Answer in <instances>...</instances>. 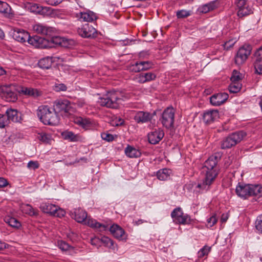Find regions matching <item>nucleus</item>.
Wrapping results in <instances>:
<instances>
[{
	"instance_id": "a211bd4d",
	"label": "nucleus",
	"mask_w": 262,
	"mask_h": 262,
	"mask_svg": "<svg viewBox=\"0 0 262 262\" xmlns=\"http://www.w3.org/2000/svg\"><path fill=\"white\" fill-rule=\"evenodd\" d=\"M152 118V115L147 112L139 111L134 116L135 121L138 123H144L150 121Z\"/></svg>"
},
{
	"instance_id": "0eeeda50",
	"label": "nucleus",
	"mask_w": 262,
	"mask_h": 262,
	"mask_svg": "<svg viewBox=\"0 0 262 262\" xmlns=\"http://www.w3.org/2000/svg\"><path fill=\"white\" fill-rule=\"evenodd\" d=\"M53 109L56 114L60 113L61 115L67 116L75 112L73 104L67 99H60L54 102Z\"/></svg>"
},
{
	"instance_id": "864d4df0",
	"label": "nucleus",
	"mask_w": 262,
	"mask_h": 262,
	"mask_svg": "<svg viewBox=\"0 0 262 262\" xmlns=\"http://www.w3.org/2000/svg\"><path fill=\"white\" fill-rule=\"evenodd\" d=\"M62 2V0H43V2H45L49 5L57 6L60 4Z\"/></svg>"
},
{
	"instance_id": "58836bf2",
	"label": "nucleus",
	"mask_w": 262,
	"mask_h": 262,
	"mask_svg": "<svg viewBox=\"0 0 262 262\" xmlns=\"http://www.w3.org/2000/svg\"><path fill=\"white\" fill-rule=\"evenodd\" d=\"M255 228L259 233L262 234V214L257 217L255 221Z\"/></svg>"
},
{
	"instance_id": "e2e57ef3",
	"label": "nucleus",
	"mask_w": 262,
	"mask_h": 262,
	"mask_svg": "<svg viewBox=\"0 0 262 262\" xmlns=\"http://www.w3.org/2000/svg\"><path fill=\"white\" fill-rule=\"evenodd\" d=\"M8 185V181L4 178L0 177V187H4Z\"/></svg>"
},
{
	"instance_id": "20e7f679",
	"label": "nucleus",
	"mask_w": 262,
	"mask_h": 262,
	"mask_svg": "<svg viewBox=\"0 0 262 262\" xmlns=\"http://www.w3.org/2000/svg\"><path fill=\"white\" fill-rule=\"evenodd\" d=\"M33 29L38 34L49 36L50 44L53 43L55 45H62V42L64 41L63 38L56 35L57 30L55 28L38 24L33 26Z\"/></svg>"
},
{
	"instance_id": "f257e3e1",
	"label": "nucleus",
	"mask_w": 262,
	"mask_h": 262,
	"mask_svg": "<svg viewBox=\"0 0 262 262\" xmlns=\"http://www.w3.org/2000/svg\"><path fill=\"white\" fill-rule=\"evenodd\" d=\"M219 158L216 155L210 156L205 162L204 166L207 169L204 179L198 184L197 187L204 191H207L214 181L217 172L214 168L218 162Z\"/></svg>"
},
{
	"instance_id": "052dcab7",
	"label": "nucleus",
	"mask_w": 262,
	"mask_h": 262,
	"mask_svg": "<svg viewBox=\"0 0 262 262\" xmlns=\"http://www.w3.org/2000/svg\"><path fill=\"white\" fill-rule=\"evenodd\" d=\"M236 40H230L225 43L224 48L228 49L232 47L236 42Z\"/></svg>"
},
{
	"instance_id": "774afa93",
	"label": "nucleus",
	"mask_w": 262,
	"mask_h": 262,
	"mask_svg": "<svg viewBox=\"0 0 262 262\" xmlns=\"http://www.w3.org/2000/svg\"><path fill=\"white\" fill-rule=\"evenodd\" d=\"M6 74V71H5V70L2 67H0V76H3Z\"/></svg>"
},
{
	"instance_id": "412c9836",
	"label": "nucleus",
	"mask_w": 262,
	"mask_h": 262,
	"mask_svg": "<svg viewBox=\"0 0 262 262\" xmlns=\"http://www.w3.org/2000/svg\"><path fill=\"white\" fill-rule=\"evenodd\" d=\"M77 16L80 20L83 21L92 22L97 19L96 14L91 11L81 12L77 14Z\"/></svg>"
},
{
	"instance_id": "6ab92c4d",
	"label": "nucleus",
	"mask_w": 262,
	"mask_h": 262,
	"mask_svg": "<svg viewBox=\"0 0 262 262\" xmlns=\"http://www.w3.org/2000/svg\"><path fill=\"white\" fill-rule=\"evenodd\" d=\"M219 117V112L217 110H210L206 111L203 115V121L206 123H211Z\"/></svg>"
},
{
	"instance_id": "7ed1b4c3",
	"label": "nucleus",
	"mask_w": 262,
	"mask_h": 262,
	"mask_svg": "<svg viewBox=\"0 0 262 262\" xmlns=\"http://www.w3.org/2000/svg\"><path fill=\"white\" fill-rule=\"evenodd\" d=\"M39 120L45 125H56L59 122V118L53 108L48 105H41L37 110Z\"/></svg>"
},
{
	"instance_id": "72a5a7b5",
	"label": "nucleus",
	"mask_w": 262,
	"mask_h": 262,
	"mask_svg": "<svg viewBox=\"0 0 262 262\" xmlns=\"http://www.w3.org/2000/svg\"><path fill=\"white\" fill-rule=\"evenodd\" d=\"M4 221L9 226L12 227L18 228L20 226V223L14 217L9 216H6L4 219Z\"/></svg>"
},
{
	"instance_id": "79ce46f5",
	"label": "nucleus",
	"mask_w": 262,
	"mask_h": 262,
	"mask_svg": "<svg viewBox=\"0 0 262 262\" xmlns=\"http://www.w3.org/2000/svg\"><path fill=\"white\" fill-rule=\"evenodd\" d=\"M254 66L256 72L259 74H262V60L255 59Z\"/></svg>"
},
{
	"instance_id": "f704fd0d",
	"label": "nucleus",
	"mask_w": 262,
	"mask_h": 262,
	"mask_svg": "<svg viewBox=\"0 0 262 262\" xmlns=\"http://www.w3.org/2000/svg\"><path fill=\"white\" fill-rule=\"evenodd\" d=\"M242 88L241 82H231L229 86L228 89L230 92L236 93L238 92Z\"/></svg>"
},
{
	"instance_id": "2f4dec72",
	"label": "nucleus",
	"mask_w": 262,
	"mask_h": 262,
	"mask_svg": "<svg viewBox=\"0 0 262 262\" xmlns=\"http://www.w3.org/2000/svg\"><path fill=\"white\" fill-rule=\"evenodd\" d=\"M149 64V61H141L137 62L133 66L132 71L135 72H139L141 71H145L148 70V68L144 67L145 64Z\"/></svg>"
},
{
	"instance_id": "423d86ee",
	"label": "nucleus",
	"mask_w": 262,
	"mask_h": 262,
	"mask_svg": "<svg viewBox=\"0 0 262 262\" xmlns=\"http://www.w3.org/2000/svg\"><path fill=\"white\" fill-rule=\"evenodd\" d=\"M246 136L243 131L233 133L224 138L221 143V147L223 149H229L239 143Z\"/></svg>"
},
{
	"instance_id": "338daca9",
	"label": "nucleus",
	"mask_w": 262,
	"mask_h": 262,
	"mask_svg": "<svg viewBox=\"0 0 262 262\" xmlns=\"http://www.w3.org/2000/svg\"><path fill=\"white\" fill-rule=\"evenodd\" d=\"M8 247H9L8 244L0 241V251L5 249L8 248Z\"/></svg>"
},
{
	"instance_id": "f03ea898",
	"label": "nucleus",
	"mask_w": 262,
	"mask_h": 262,
	"mask_svg": "<svg viewBox=\"0 0 262 262\" xmlns=\"http://www.w3.org/2000/svg\"><path fill=\"white\" fill-rule=\"evenodd\" d=\"M235 192L238 197L244 200L254 196L259 201L262 200V186L259 185L238 183L236 187Z\"/></svg>"
},
{
	"instance_id": "69168bd1",
	"label": "nucleus",
	"mask_w": 262,
	"mask_h": 262,
	"mask_svg": "<svg viewBox=\"0 0 262 262\" xmlns=\"http://www.w3.org/2000/svg\"><path fill=\"white\" fill-rule=\"evenodd\" d=\"M229 215L227 213H223L221 217V221L222 223H225L228 219Z\"/></svg>"
},
{
	"instance_id": "aec40b11",
	"label": "nucleus",
	"mask_w": 262,
	"mask_h": 262,
	"mask_svg": "<svg viewBox=\"0 0 262 262\" xmlns=\"http://www.w3.org/2000/svg\"><path fill=\"white\" fill-rule=\"evenodd\" d=\"M71 216L77 222L82 223L86 219L87 213L81 208H76L73 212L71 211Z\"/></svg>"
},
{
	"instance_id": "a18cd8bd",
	"label": "nucleus",
	"mask_w": 262,
	"mask_h": 262,
	"mask_svg": "<svg viewBox=\"0 0 262 262\" xmlns=\"http://www.w3.org/2000/svg\"><path fill=\"white\" fill-rule=\"evenodd\" d=\"M83 123L82 124V127L85 129H89L93 127L94 125L93 122H92L90 119L83 118Z\"/></svg>"
},
{
	"instance_id": "680f3d73",
	"label": "nucleus",
	"mask_w": 262,
	"mask_h": 262,
	"mask_svg": "<svg viewBox=\"0 0 262 262\" xmlns=\"http://www.w3.org/2000/svg\"><path fill=\"white\" fill-rule=\"evenodd\" d=\"M136 79H137L138 82L140 83H145L146 82L145 81H144L145 77L144 76L143 73H141V74H139L137 76Z\"/></svg>"
},
{
	"instance_id": "5701e85b",
	"label": "nucleus",
	"mask_w": 262,
	"mask_h": 262,
	"mask_svg": "<svg viewBox=\"0 0 262 262\" xmlns=\"http://www.w3.org/2000/svg\"><path fill=\"white\" fill-rule=\"evenodd\" d=\"M218 7V3L216 1H212L200 6L198 11L202 13H206L210 11L213 10Z\"/></svg>"
},
{
	"instance_id": "c03bdc74",
	"label": "nucleus",
	"mask_w": 262,
	"mask_h": 262,
	"mask_svg": "<svg viewBox=\"0 0 262 262\" xmlns=\"http://www.w3.org/2000/svg\"><path fill=\"white\" fill-rule=\"evenodd\" d=\"M210 250V248L207 246H204L203 248L200 249L198 252V257L202 258L205 255H207Z\"/></svg>"
},
{
	"instance_id": "c756f323",
	"label": "nucleus",
	"mask_w": 262,
	"mask_h": 262,
	"mask_svg": "<svg viewBox=\"0 0 262 262\" xmlns=\"http://www.w3.org/2000/svg\"><path fill=\"white\" fill-rule=\"evenodd\" d=\"M52 64V59L50 57H46L40 59L38 62V66L41 69H49Z\"/></svg>"
},
{
	"instance_id": "bb28decb",
	"label": "nucleus",
	"mask_w": 262,
	"mask_h": 262,
	"mask_svg": "<svg viewBox=\"0 0 262 262\" xmlns=\"http://www.w3.org/2000/svg\"><path fill=\"white\" fill-rule=\"evenodd\" d=\"M5 115L7 117V119H8V122L11 120L13 122H19L21 118L18 115V112L16 110L14 109H8L6 112Z\"/></svg>"
},
{
	"instance_id": "13d9d810",
	"label": "nucleus",
	"mask_w": 262,
	"mask_h": 262,
	"mask_svg": "<svg viewBox=\"0 0 262 262\" xmlns=\"http://www.w3.org/2000/svg\"><path fill=\"white\" fill-rule=\"evenodd\" d=\"M255 59L262 60V45L255 53Z\"/></svg>"
},
{
	"instance_id": "2eb2a0df",
	"label": "nucleus",
	"mask_w": 262,
	"mask_h": 262,
	"mask_svg": "<svg viewBox=\"0 0 262 262\" xmlns=\"http://www.w3.org/2000/svg\"><path fill=\"white\" fill-rule=\"evenodd\" d=\"M109 229L111 233L113 234V235L116 238L120 240H126L127 238V235L125 234V232L120 226L117 224H113L110 228L107 229Z\"/></svg>"
},
{
	"instance_id": "6e6d98bb",
	"label": "nucleus",
	"mask_w": 262,
	"mask_h": 262,
	"mask_svg": "<svg viewBox=\"0 0 262 262\" xmlns=\"http://www.w3.org/2000/svg\"><path fill=\"white\" fill-rule=\"evenodd\" d=\"M217 222V219L215 215H212L210 218L207 219L208 225L210 227H212Z\"/></svg>"
},
{
	"instance_id": "cd10ccee",
	"label": "nucleus",
	"mask_w": 262,
	"mask_h": 262,
	"mask_svg": "<svg viewBox=\"0 0 262 262\" xmlns=\"http://www.w3.org/2000/svg\"><path fill=\"white\" fill-rule=\"evenodd\" d=\"M20 93L29 96L37 97L41 95V92L36 89L28 87H21Z\"/></svg>"
},
{
	"instance_id": "5fc2aeb1",
	"label": "nucleus",
	"mask_w": 262,
	"mask_h": 262,
	"mask_svg": "<svg viewBox=\"0 0 262 262\" xmlns=\"http://www.w3.org/2000/svg\"><path fill=\"white\" fill-rule=\"evenodd\" d=\"M91 244L96 247H99L100 246L101 241L100 238L98 237H94L92 238L91 239Z\"/></svg>"
},
{
	"instance_id": "bf43d9fd",
	"label": "nucleus",
	"mask_w": 262,
	"mask_h": 262,
	"mask_svg": "<svg viewBox=\"0 0 262 262\" xmlns=\"http://www.w3.org/2000/svg\"><path fill=\"white\" fill-rule=\"evenodd\" d=\"M64 214H65V211L57 206V211H56L55 214H53V215L58 216V217H61V216H63L64 215Z\"/></svg>"
},
{
	"instance_id": "dca6fc26",
	"label": "nucleus",
	"mask_w": 262,
	"mask_h": 262,
	"mask_svg": "<svg viewBox=\"0 0 262 262\" xmlns=\"http://www.w3.org/2000/svg\"><path fill=\"white\" fill-rule=\"evenodd\" d=\"M164 133L160 128L155 129L148 134V139L150 143L156 144L158 143L164 137Z\"/></svg>"
},
{
	"instance_id": "7c9ffc66",
	"label": "nucleus",
	"mask_w": 262,
	"mask_h": 262,
	"mask_svg": "<svg viewBox=\"0 0 262 262\" xmlns=\"http://www.w3.org/2000/svg\"><path fill=\"white\" fill-rule=\"evenodd\" d=\"M21 208V210L24 213L28 214L30 216H37L38 214V210L33 208L29 204L23 205Z\"/></svg>"
},
{
	"instance_id": "3c124183",
	"label": "nucleus",
	"mask_w": 262,
	"mask_h": 262,
	"mask_svg": "<svg viewBox=\"0 0 262 262\" xmlns=\"http://www.w3.org/2000/svg\"><path fill=\"white\" fill-rule=\"evenodd\" d=\"M58 246L60 249L63 251L68 250L70 248H72L68 244L63 241L59 243Z\"/></svg>"
},
{
	"instance_id": "e433bc0d",
	"label": "nucleus",
	"mask_w": 262,
	"mask_h": 262,
	"mask_svg": "<svg viewBox=\"0 0 262 262\" xmlns=\"http://www.w3.org/2000/svg\"><path fill=\"white\" fill-rule=\"evenodd\" d=\"M11 8L6 2L0 1V12L4 14H10Z\"/></svg>"
},
{
	"instance_id": "4be33fe9",
	"label": "nucleus",
	"mask_w": 262,
	"mask_h": 262,
	"mask_svg": "<svg viewBox=\"0 0 262 262\" xmlns=\"http://www.w3.org/2000/svg\"><path fill=\"white\" fill-rule=\"evenodd\" d=\"M62 138L70 142H77L82 140V137L79 134H75L71 131L66 130L61 133Z\"/></svg>"
},
{
	"instance_id": "de8ad7c7",
	"label": "nucleus",
	"mask_w": 262,
	"mask_h": 262,
	"mask_svg": "<svg viewBox=\"0 0 262 262\" xmlns=\"http://www.w3.org/2000/svg\"><path fill=\"white\" fill-rule=\"evenodd\" d=\"M144 76L145 77V82H148L151 80H154L156 78V75L151 72H148L143 73Z\"/></svg>"
},
{
	"instance_id": "09e8293b",
	"label": "nucleus",
	"mask_w": 262,
	"mask_h": 262,
	"mask_svg": "<svg viewBox=\"0 0 262 262\" xmlns=\"http://www.w3.org/2000/svg\"><path fill=\"white\" fill-rule=\"evenodd\" d=\"M42 6L37 4H33L30 6V10L32 12L39 14Z\"/></svg>"
},
{
	"instance_id": "9b49d317",
	"label": "nucleus",
	"mask_w": 262,
	"mask_h": 262,
	"mask_svg": "<svg viewBox=\"0 0 262 262\" xmlns=\"http://www.w3.org/2000/svg\"><path fill=\"white\" fill-rule=\"evenodd\" d=\"M251 51V47L249 45H244L240 48L235 57V62L239 66L244 63Z\"/></svg>"
},
{
	"instance_id": "b1692460",
	"label": "nucleus",
	"mask_w": 262,
	"mask_h": 262,
	"mask_svg": "<svg viewBox=\"0 0 262 262\" xmlns=\"http://www.w3.org/2000/svg\"><path fill=\"white\" fill-rule=\"evenodd\" d=\"M87 223L90 227L98 229L100 232L106 231L108 228V225L101 224L93 219H88Z\"/></svg>"
},
{
	"instance_id": "4c0bfd02",
	"label": "nucleus",
	"mask_w": 262,
	"mask_h": 262,
	"mask_svg": "<svg viewBox=\"0 0 262 262\" xmlns=\"http://www.w3.org/2000/svg\"><path fill=\"white\" fill-rule=\"evenodd\" d=\"M191 14V11L190 10H186L182 9L178 10L176 12V16L178 18H184L187 17Z\"/></svg>"
},
{
	"instance_id": "f8f14e48",
	"label": "nucleus",
	"mask_w": 262,
	"mask_h": 262,
	"mask_svg": "<svg viewBox=\"0 0 262 262\" xmlns=\"http://www.w3.org/2000/svg\"><path fill=\"white\" fill-rule=\"evenodd\" d=\"M171 216L174 222L180 224H188L190 221V217L187 214L184 215L180 207L175 208L172 211Z\"/></svg>"
},
{
	"instance_id": "9d476101",
	"label": "nucleus",
	"mask_w": 262,
	"mask_h": 262,
	"mask_svg": "<svg viewBox=\"0 0 262 262\" xmlns=\"http://www.w3.org/2000/svg\"><path fill=\"white\" fill-rule=\"evenodd\" d=\"M237 15L243 17L253 13V9L249 3L246 0H238L236 2Z\"/></svg>"
},
{
	"instance_id": "4d7b16f0",
	"label": "nucleus",
	"mask_w": 262,
	"mask_h": 262,
	"mask_svg": "<svg viewBox=\"0 0 262 262\" xmlns=\"http://www.w3.org/2000/svg\"><path fill=\"white\" fill-rule=\"evenodd\" d=\"M67 86L63 83H60L55 86V90L57 92L66 91L67 90Z\"/></svg>"
},
{
	"instance_id": "49530a36",
	"label": "nucleus",
	"mask_w": 262,
	"mask_h": 262,
	"mask_svg": "<svg viewBox=\"0 0 262 262\" xmlns=\"http://www.w3.org/2000/svg\"><path fill=\"white\" fill-rule=\"evenodd\" d=\"M101 137L103 140L108 142L112 141L114 139V136L107 132L101 133Z\"/></svg>"
},
{
	"instance_id": "c9c22d12",
	"label": "nucleus",
	"mask_w": 262,
	"mask_h": 262,
	"mask_svg": "<svg viewBox=\"0 0 262 262\" xmlns=\"http://www.w3.org/2000/svg\"><path fill=\"white\" fill-rule=\"evenodd\" d=\"M38 138L39 140L45 143H49L52 140L51 136L45 133H39Z\"/></svg>"
},
{
	"instance_id": "4468645a",
	"label": "nucleus",
	"mask_w": 262,
	"mask_h": 262,
	"mask_svg": "<svg viewBox=\"0 0 262 262\" xmlns=\"http://www.w3.org/2000/svg\"><path fill=\"white\" fill-rule=\"evenodd\" d=\"M228 97V94L226 93H219L210 97V102L213 106H220L226 101Z\"/></svg>"
},
{
	"instance_id": "39448f33",
	"label": "nucleus",
	"mask_w": 262,
	"mask_h": 262,
	"mask_svg": "<svg viewBox=\"0 0 262 262\" xmlns=\"http://www.w3.org/2000/svg\"><path fill=\"white\" fill-rule=\"evenodd\" d=\"M120 100L119 93L116 91H113L108 92L103 97H100L97 102L101 106L116 108L119 106L118 101Z\"/></svg>"
},
{
	"instance_id": "6e6552de",
	"label": "nucleus",
	"mask_w": 262,
	"mask_h": 262,
	"mask_svg": "<svg viewBox=\"0 0 262 262\" xmlns=\"http://www.w3.org/2000/svg\"><path fill=\"white\" fill-rule=\"evenodd\" d=\"M174 120V110L172 107H167L163 112L160 120L163 126L170 128L173 126Z\"/></svg>"
},
{
	"instance_id": "a19ab883",
	"label": "nucleus",
	"mask_w": 262,
	"mask_h": 262,
	"mask_svg": "<svg viewBox=\"0 0 262 262\" xmlns=\"http://www.w3.org/2000/svg\"><path fill=\"white\" fill-rule=\"evenodd\" d=\"M230 79L231 82H241L242 75L237 71L234 70Z\"/></svg>"
},
{
	"instance_id": "603ef678",
	"label": "nucleus",
	"mask_w": 262,
	"mask_h": 262,
	"mask_svg": "<svg viewBox=\"0 0 262 262\" xmlns=\"http://www.w3.org/2000/svg\"><path fill=\"white\" fill-rule=\"evenodd\" d=\"M27 167L29 169L34 170L39 167V164L37 161H30L28 163Z\"/></svg>"
},
{
	"instance_id": "473e14b6",
	"label": "nucleus",
	"mask_w": 262,
	"mask_h": 262,
	"mask_svg": "<svg viewBox=\"0 0 262 262\" xmlns=\"http://www.w3.org/2000/svg\"><path fill=\"white\" fill-rule=\"evenodd\" d=\"M170 170L164 168L159 170L157 173V176L158 179L162 181L166 180L169 177Z\"/></svg>"
},
{
	"instance_id": "1a4fd4ad",
	"label": "nucleus",
	"mask_w": 262,
	"mask_h": 262,
	"mask_svg": "<svg viewBox=\"0 0 262 262\" xmlns=\"http://www.w3.org/2000/svg\"><path fill=\"white\" fill-rule=\"evenodd\" d=\"M78 34L83 38H93L96 37L98 32L92 25L89 24L83 25L77 29Z\"/></svg>"
},
{
	"instance_id": "37998d69",
	"label": "nucleus",
	"mask_w": 262,
	"mask_h": 262,
	"mask_svg": "<svg viewBox=\"0 0 262 262\" xmlns=\"http://www.w3.org/2000/svg\"><path fill=\"white\" fill-rule=\"evenodd\" d=\"M101 243H103L105 246L111 247L113 245V242L111 238L107 236H102L100 238Z\"/></svg>"
},
{
	"instance_id": "8fccbe9b",
	"label": "nucleus",
	"mask_w": 262,
	"mask_h": 262,
	"mask_svg": "<svg viewBox=\"0 0 262 262\" xmlns=\"http://www.w3.org/2000/svg\"><path fill=\"white\" fill-rule=\"evenodd\" d=\"M9 124L8 119L7 117L3 115L0 116V128H4L6 125Z\"/></svg>"
},
{
	"instance_id": "f3484780",
	"label": "nucleus",
	"mask_w": 262,
	"mask_h": 262,
	"mask_svg": "<svg viewBox=\"0 0 262 262\" xmlns=\"http://www.w3.org/2000/svg\"><path fill=\"white\" fill-rule=\"evenodd\" d=\"M12 35L14 39L21 43L27 42L30 36L28 32L20 29H15Z\"/></svg>"
},
{
	"instance_id": "393cba45",
	"label": "nucleus",
	"mask_w": 262,
	"mask_h": 262,
	"mask_svg": "<svg viewBox=\"0 0 262 262\" xmlns=\"http://www.w3.org/2000/svg\"><path fill=\"white\" fill-rule=\"evenodd\" d=\"M40 208L43 212L53 215L57 211V206L49 203H42Z\"/></svg>"
},
{
	"instance_id": "ea45409f",
	"label": "nucleus",
	"mask_w": 262,
	"mask_h": 262,
	"mask_svg": "<svg viewBox=\"0 0 262 262\" xmlns=\"http://www.w3.org/2000/svg\"><path fill=\"white\" fill-rule=\"evenodd\" d=\"M40 15L45 16L51 15L53 12V9L49 7H42L41 8Z\"/></svg>"
},
{
	"instance_id": "0e129e2a",
	"label": "nucleus",
	"mask_w": 262,
	"mask_h": 262,
	"mask_svg": "<svg viewBox=\"0 0 262 262\" xmlns=\"http://www.w3.org/2000/svg\"><path fill=\"white\" fill-rule=\"evenodd\" d=\"M83 118L82 117H77L75 119L74 122L77 124H78L81 126H82V124L83 123Z\"/></svg>"
},
{
	"instance_id": "c85d7f7f",
	"label": "nucleus",
	"mask_w": 262,
	"mask_h": 262,
	"mask_svg": "<svg viewBox=\"0 0 262 262\" xmlns=\"http://www.w3.org/2000/svg\"><path fill=\"white\" fill-rule=\"evenodd\" d=\"M125 153L127 157L132 158L139 157L141 155L140 150L129 145L125 148Z\"/></svg>"
},
{
	"instance_id": "ddd939ff",
	"label": "nucleus",
	"mask_w": 262,
	"mask_h": 262,
	"mask_svg": "<svg viewBox=\"0 0 262 262\" xmlns=\"http://www.w3.org/2000/svg\"><path fill=\"white\" fill-rule=\"evenodd\" d=\"M28 43L37 48H48L51 47L49 40L37 35L32 37L29 36Z\"/></svg>"
},
{
	"instance_id": "a878e982",
	"label": "nucleus",
	"mask_w": 262,
	"mask_h": 262,
	"mask_svg": "<svg viewBox=\"0 0 262 262\" xmlns=\"http://www.w3.org/2000/svg\"><path fill=\"white\" fill-rule=\"evenodd\" d=\"M2 95V97L8 102H14L17 99L16 94L9 89H3Z\"/></svg>"
}]
</instances>
